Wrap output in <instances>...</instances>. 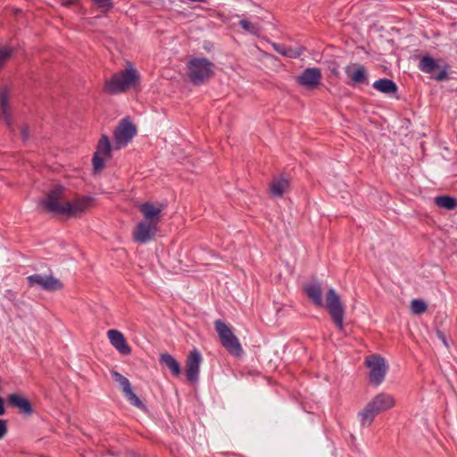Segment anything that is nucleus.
<instances>
[{
  "label": "nucleus",
  "mask_w": 457,
  "mask_h": 457,
  "mask_svg": "<svg viewBox=\"0 0 457 457\" xmlns=\"http://www.w3.org/2000/svg\"><path fill=\"white\" fill-rule=\"evenodd\" d=\"M92 200L93 199L89 196L77 198L72 201L65 200L64 187L55 186L47 193L46 198L42 200L41 204L48 212L67 218H73L79 217L84 213L89 208Z\"/></svg>",
  "instance_id": "obj_1"
},
{
  "label": "nucleus",
  "mask_w": 457,
  "mask_h": 457,
  "mask_svg": "<svg viewBox=\"0 0 457 457\" xmlns=\"http://www.w3.org/2000/svg\"><path fill=\"white\" fill-rule=\"evenodd\" d=\"M394 405L395 399L391 395L386 393L378 394L366 404L365 408L359 412L358 417L361 425L369 427L378 413L391 409Z\"/></svg>",
  "instance_id": "obj_2"
},
{
  "label": "nucleus",
  "mask_w": 457,
  "mask_h": 457,
  "mask_svg": "<svg viewBox=\"0 0 457 457\" xmlns=\"http://www.w3.org/2000/svg\"><path fill=\"white\" fill-rule=\"evenodd\" d=\"M137 71L133 68L125 69L112 76L104 84V92L110 95L122 93L138 81Z\"/></svg>",
  "instance_id": "obj_3"
},
{
  "label": "nucleus",
  "mask_w": 457,
  "mask_h": 457,
  "mask_svg": "<svg viewBox=\"0 0 457 457\" xmlns=\"http://www.w3.org/2000/svg\"><path fill=\"white\" fill-rule=\"evenodd\" d=\"M214 64L206 58H193L187 62V75L195 85L208 81L214 74Z\"/></svg>",
  "instance_id": "obj_4"
},
{
  "label": "nucleus",
  "mask_w": 457,
  "mask_h": 457,
  "mask_svg": "<svg viewBox=\"0 0 457 457\" xmlns=\"http://www.w3.org/2000/svg\"><path fill=\"white\" fill-rule=\"evenodd\" d=\"M214 325L222 346L230 354L240 356L243 353V348L238 338L234 335L232 328L221 320H217Z\"/></svg>",
  "instance_id": "obj_5"
},
{
  "label": "nucleus",
  "mask_w": 457,
  "mask_h": 457,
  "mask_svg": "<svg viewBox=\"0 0 457 457\" xmlns=\"http://www.w3.org/2000/svg\"><path fill=\"white\" fill-rule=\"evenodd\" d=\"M327 310L339 330L344 329L345 305L335 289L330 288L326 295Z\"/></svg>",
  "instance_id": "obj_6"
},
{
  "label": "nucleus",
  "mask_w": 457,
  "mask_h": 457,
  "mask_svg": "<svg viewBox=\"0 0 457 457\" xmlns=\"http://www.w3.org/2000/svg\"><path fill=\"white\" fill-rule=\"evenodd\" d=\"M365 364L370 369V383L375 386H379L384 381L388 369L386 360L380 355L371 354L366 358Z\"/></svg>",
  "instance_id": "obj_7"
},
{
  "label": "nucleus",
  "mask_w": 457,
  "mask_h": 457,
  "mask_svg": "<svg viewBox=\"0 0 457 457\" xmlns=\"http://www.w3.org/2000/svg\"><path fill=\"white\" fill-rule=\"evenodd\" d=\"M28 286L38 287L47 292H54L63 288L62 282L53 275L33 274L27 277Z\"/></svg>",
  "instance_id": "obj_8"
},
{
  "label": "nucleus",
  "mask_w": 457,
  "mask_h": 457,
  "mask_svg": "<svg viewBox=\"0 0 457 457\" xmlns=\"http://www.w3.org/2000/svg\"><path fill=\"white\" fill-rule=\"evenodd\" d=\"M136 133V126L129 119L121 120L114 131L117 148L127 145V144L135 137Z\"/></svg>",
  "instance_id": "obj_9"
},
{
  "label": "nucleus",
  "mask_w": 457,
  "mask_h": 457,
  "mask_svg": "<svg viewBox=\"0 0 457 457\" xmlns=\"http://www.w3.org/2000/svg\"><path fill=\"white\" fill-rule=\"evenodd\" d=\"M112 145L107 136L103 135L98 141L96 151L92 159L94 170L96 172L104 166V160L111 156Z\"/></svg>",
  "instance_id": "obj_10"
},
{
  "label": "nucleus",
  "mask_w": 457,
  "mask_h": 457,
  "mask_svg": "<svg viewBox=\"0 0 457 457\" xmlns=\"http://www.w3.org/2000/svg\"><path fill=\"white\" fill-rule=\"evenodd\" d=\"M203 357L197 349L190 351L186 361V376L189 382L195 383L198 381L200 365Z\"/></svg>",
  "instance_id": "obj_11"
},
{
  "label": "nucleus",
  "mask_w": 457,
  "mask_h": 457,
  "mask_svg": "<svg viewBox=\"0 0 457 457\" xmlns=\"http://www.w3.org/2000/svg\"><path fill=\"white\" fill-rule=\"evenodd\" d=\"M157 232V225L141 220L133 230V239L139 244L151 241Z\"/></svg>",
  "instance_id": "obj_12"
},
{
  "label": "nucleus",
  "mask_w": 457,
  "mask_h": 457,
  "mask_svg": "<svg viewBox=\"0 0 457 457\" xmlns=\"http://www.w3.org/2000/svg\"><path fill=\"white\" fill-rule=\"evenodd\" d=\"M165 207V204H154L150 202H145L138 206V210L144 216V221L158 225L162 218V212Z\"/></svg>",
  "instance_id": "obj_13"
},
{
  "label": "nucleus",
  "mask_w": 457,
  "mask_h": 457,
  "mask_svg": "<svg viewBox=\"0 0 457 457\" xmlns=\"http://www.w3.org/2000/svg\"><path fill=\"white\" fill-rule=\"evenodd\" d=\"M321 79L320 69L316 67L306 68L296 77V82L308 89H313L320 84Z\"/></svg>",
  "instance_id": "obj_14"
},
{
  "label": "nucleus",
  "mask_w": 457,
  "mask_h": 457,
  "mask_svg": "<svg viewBox=\"0 0 457 457\" xmlns=\"http://www.w3.org/2000/svg\"><path fill=\"white\" fill-rule=\"evenodd\" d=\"M347 78L350 79V85L355 87L369 83L368 72L364 66L359 63H351L345 68Z\"/></svg>",
  "instance_id": "obj_15"
},
{
  "label": "nucleus",
  "mask_w": 457,
  "mask_h": 457,
  "mask_svg": "<svg viewBox=\"0 0 457 457\" xmlns=\"http://www.w3.org/2000/svg\"><path fill=\"white\" fill-rule=\"evenodd\" d=\"M108 338L111 345L122 355H129L131 353V348L126 342L123 334L116 329H110L107 332Z\"/></svg>",
  "instance_id": "obj_16"
},
{
  "label": "nucleus",
  "mask_w": 457,
  "mask_h": 457,
  "mask_svg": "<svg viewBox=\"0 0 457 457\" xmlns=\"http://www.w3.org/2000/svg\"><path fill=\"white\" fill-rule=\"evenodd\" d=\"M304 292L315 306H323L322 289L319 283H310L305 285Z\"/></svg>",
  "instance_id": "obj_17"
},
{
  "label": "nucleus",
  "mask_w": 457,
  "mask_h": 457,
  "mask_svg": "<svg viewBox=\"0 0 457 457\" xmlns=\"http://www.w3.org/2000/svg\"><path fill=\"white\" fill-rule=\"evenodd\" d=\"M9 403L27 415H30L33 412V409L30 402L24 396L18 394H12L8 398Z\"/></svg>",
  "instance_id": "obj_18"
},
{
  "label": "nucleus",
  "mask_w": 457,
  "mask_h": 457,
  "mask_svg": "<svg viewBox=\"0 0 457 457\" xmlns=\"http://www.w3.org/2000/svg\"><path fill=\"white\" fill-rule=\"evenodd\" d=\"M0 114L10 127L12 124V116L9 111V93L5 87L0 91Z\"/></svg>",
  "instance_id": "obj_19"
},
{
  "label": "nucleus",
  "mask_w": 457,
  "mask_h": 457,
  "mask_svg": "<svg viewBox=\"0 0 457 457\" xmlns=\"http://www.w3.org/2000/svg\"><path fill=\"white\" fill-rule=\"evenodd\" d=\"M160 362L169 369L174 377H179L181 368L179 361L170 353H164L160 355Z\"/></svg>",
  "instance_id": "obj_20"
},
{
  "label": "nucleus",
  "mask_w": 457,
  "mask_h": 457,
  "mask_svg": "<svg viewBox=\"0 0 457 457\" xmlns=\"http://www.w3.org/2000/svg\"><path fill=\"white\" fill-rule=\"evenodd\" d=\"M273 48L277 53L280 54L283 56L288 57V58H298L302 55V54L303 52V47L294 48L291 46H287L285 45L277 44V43L273 44Z\"/></svg>",
  "instance_id": "obj_21"
},
{
  "label": "nucleus",
  "mask_w": 457,
  "mask_h": 457,
  "mask_svg": "<svg viewBox=\"0 0 457 457\" xmlns=\"http://www.w3.org/2000/svg\"><path fill=\"white\" fill-rule=\"evenodd\" d=\"M372 87L384 94H394L397 91V86L396 84L389 79H380L378 80H376Z\"/></svg>",
  "instance_id": "obj_22"
},
{
  "label": "nucleus",
  "mask_w": 457,
  "mask_h": 457,
  "mask_svg": "<svg viewBox=\"0 0 457 457\" xmlns=\"http://www.w3.org/2000/svg\"><path fill=\"white\" fill-rule=\"evenodd\" d=\"M288 180L285 178H277L270 183V192L274 196H282L288 187Z\"/></svg>",
  "instance_id": "obj_23"
},
{
  "label": "nucleus",
  "mask_w": 457,
  "mask_h": 457,
  "mask_svg": "<svg viewBox=\"0 0 457 457\" xmlns=\"http://www.w3.org/2000/svg\"><path fill=\"white\" fill-rule=\"evenodd\" d=\"M435 204L446 210H453L457 207V199L449 195H439L434 200Z\"/></svg>",
  "instance_id": "obj_24"
},
{
  "label": "nucleus",
  "mask_w": 457,
  "mask_h": 457,
  "mask_svg": "<svg viewBox=\"0 0 457 457\" xmlns=\"http://www.w3.org/2000/svg\"><path fill=\"white\" fill-rule=\"evenodd\" d=\"M437 67L436 61L430 56H423L419 62L420 70L425 73H432Z\"/></svg>",
  "instance_id": "obj_25"
},
{
  "label": "nucleus",
  "mask_w": 457,
  "mask_h": 457,
  "mask_svg": "<svg viewBox=\"0 0 457 457\" xmlns=\"http://www.w3.org/2000/svg\"><path fill=\"white\" fill-rule=\"evenodd\" d=\"M239 26L251 35L258 36L261 33V26L257 22H253L246 18L239 21Z\"/></svg>",
  "instance_id": "obj_26"
},
{
  "label": "nucleus",
  "mask_w": 457,
  "mask_h": 457,
  "mask_svg": "<svg viewBox=\"0 0 457 457\" xmlns=\"http://www.w3.org/2000/svg\"><path fill=\"white\" fill-rule=\"evenodd\" d=\"M126 399L133 405L137 407L138 409L144 410L145 408L143 402L138 398V396L133 392L132 388L129 387V390L123 392Z\"/></svg>",
  "instance_id": "obj_27"
},
{
  "label": "nucleus",
  "mask_w": 457,
  "mask_h": 457,
  "mask_svg": "<svg viewBox=\"0 0 457 457\" xmlns=\"http://www.w3.org/2000/svg\"><path fill=\"white\" fill-rule=\"evenodd\" d=\"M112 379L121 386L122 393L131 387L129 380L116 370L111 372Z\"/></svg>",
  "instance_id": "obj_28"
},
{
  "label": "nucleus",
  "mask_w": 457,
  "mask_h": 457,
  "mask_svg": "<svg viewBox=\"0 0 457 457\" xmlns=\"http://www.w3.org/2000/svg\"><path fill=\"white\" fill-rule=\"evenodd\" d=\"M428 309L427 303L420 299H414L411 303V310L414 314H421Z\"/></svg>",
  "instance_id": "obj_29"
},
{
  "label": "nucleus",
  "mask_w": 457,
  "mask_h": 457,
  "mask_svg": "<svg viewBox=\"0 0 457 457\" xmlns=\"http://www.w3.org/2000/svg\"><path fill=\"white\" fill-rule=\"evenodd\" d=\"M13 53L12 47H4L0 49V69L5 64V62L11 58Z\"/></svg>",
  "instance_id": "obj_30"
},
{
  "label": "nucleus",
  "mask_w": 457,
  "mask_h": 457,
  "mask_svg": "<svg viewBox=\"0 0 457 457\" xmlns=\"http://www.w3.org/2000/svg\"><path fill=\"white\" fill-rule=\"evenodd\" d=\"M93 3L103 12H107L113 7L112 0H92Z\"/></svg>",
  "instance_id": "obj_31"
},
{
  "label": "nucleus",
  "mask_w": 457,
  "mask_h": 457,
  "mask_svg": "<svg viewBox=\"0 0 457 457\" xmlns=\"http://www.w3.org/2000/svg\"><path fill=\"white\" fill-rule=\"evenodd\" d=\"M436 81H444L448 79V73L445 70L439 71L437 74L431 76Z\"/></svg>",
  "instance_id": "obj_32"
},
{
  "label": "nucleus",
  "mask_w": 457,
  "mask_h": 457,
  "mask_svg": "<svg viewBox=\"0 0 457 457\" xmlns=\"http://www.w3.org/2000/svg\"><path fill=\"white\" fill-rule=\"evenodd\" d=\"M7 433V422L0 419V440L3 439Z\"/></svg>",
  "instance_id": "obj_33"
},
{
  "label": "nucleus",
  "mask_w": 457,
  "mask_h": 457,
  "mask_svg": "<svg viewBox=\"0 0 457 457\" xmlns=\"http://www.w3.org/2000/svg\"><path fill=\"white\" fill-rule=\"evenodd\" d=\"M21 137L24 141L29 139V129L28 127H23L21 131Z\"/></svg>",
  "instance_id": "obj_34"
},
{
  "label": "nucleus",
  "mask_w": 457,
  "mask_h": 457,
  "mask_svg": "<svg viewBox=\"0 0 457 457\" xmlns=\"http://www.w3.org/2000/svg\"><path fill=\"white\" fill-rule=\"evenodd\" d=\"M436 335H437L438 338H439L440 340H442V342L444 343V345H445V346H448V344H447V341H446V339H445V337L444 333H443L442 331L438 330V331L436 332Z\"/></svg>",
  "instance_id": "obj_35"
},
{
  "label": "nucleus",
  "mask_w": 457,
  "mask_h": 457,
  "mask_svg": "<svg viewBox=\"0 0 457 457\" xmlns=\"http://www.w3.org/2000/svg\"><path fill=\"white\" fill-rule=\"evenodd\" d=\"M5 413V408L4 404V399L0 396V416Z\"/></svg>",
  "instance_id": "obj_36"
},
{
  "label": "nucleus",
  "mask_w": 457,
  "mask_h": 457,
  "mask_svg": "<svg viewBox=\"0 0 457 457\" xmlns=\"http://www.w3.org/2000/svg\"><path fill=\"white\" fill-rule=\"evenodd\" d=\"M73 0H65L62 2V4L63 6H71L73 4Z\"/></svg>",
  "instance_id": "obj_37"
}]
</instances>
